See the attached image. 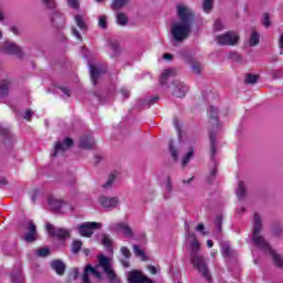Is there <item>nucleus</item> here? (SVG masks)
I'll return each mask as SVG.
<instances>
[{"mask_svg":"<svg viewBox=\"0 0 283 283\" xmlns=\"http://www.w3.org/2000/svg\"><path fill=\"white\" fill-rule=\"evenodd\" d=\"M177 17L179 21L172 25L171 34L174 41L180 43V41H185L191 34V29L196 21V13L191 8L179 4L177 6Z\"/></svg>","mask_w":283,"mask_h":283,"instance_id":"obj_1","label":"nucleus"},{"mask_svg":"<svg viewBox=\"0 0 283 283\" xmlns=\"http://www.w3.org/2000/svg\"><path fill=\"white\" fill-rule=\"evenodd\" d=\"M97 260L98 263L95 266H92V264H87L84 268L82 283H92V281H90V275H93L94 277H96V280H103V273H101L98 269H103L109 282L120 283L118 276H116V272H114V269H112V260L103 254L97 255Z\"/></svg>","mask_w":283,"mask_h":283,"instance_id":"obj_2","label":"nucleus"},{"mask_svg":"<svg viewBox=\"0 0 283 283\" xmlns=\"http://www.w3.org/2000/svg\"><path fill=\"white\" fill-rule=\"evenodd\" d=\"M260 231H262V218H260V214L254 213V226L252 230V244L256 247V249H260L261 251H264L268 255H271L274 264L279 266V269H282L283 266V258L281 254L275 252L273 248H271V244L268 243L266 239L260 234Z\"/></svg>","mask_w":283,"mask_h":283,"instance_id":"obj_3","label":"nucleus"},{"mask_svg":"<svg viewBox=\"0 0 283 283\" xmlns=\"http://www.w3.org/2000/svg\"><path fill=\"white\" fill-rule=\"evenodd\" d=\"M189 238L192 239V242L190 243L191 254H190V262L197 271L209 282L211 280V273H209V266H207V261H205V256L202 254L198 253L200 251V242H198V239L196 238V234H188Z\"/></svg>","mask_w":283,"mask_h":283,"instance_id":"obj_4","label":"nucleus"},{"mask_svg":"<svg viewBox=\"0 0 283 283\" xmlns=\"http://www.w3.org/2000/svg\"><path fill=\"white\" fill-rule=\"evenodd\" d=\"M208 114L210 116V123L212 125V129L209 130L210 136V154L211 160L216 158L217 149H216V134L220 129V120L218 119V108L214 106H210L208 109Z\"/></svg>","mask_w":283,"mask_h":283,"instance_id":"obj_5","label":"nucleus"},{"mask_svg":"<svg viewBox=\"0 0 283 283\" xmlns=\"http://www.w3.org/2000/svg\"><path fill=\"white\" fill-rule=\"evenodd\" d=\"M216 41L218 43V45H238L239 41H240V35H238V33L233 32V31H228L223 34H219L216 38Z\"/></svg>","mask_w":283,"mask_h":283,"instance_id":"obj_6","label":"nucleus"},{"mask_svg":"<svg viewBox=\"0 0 283 283\" xmlns=\"http://www.w3.org/2000/svg\"><path fill=\"white\" fill-rule=\"evenodd\" d=\"M103 223L99 222H84L77 226V231L82 238H92L94 235V231L102 229Z\"/></svg>","mask_w":283,"mask_h":283,"instance_id":"obj_7","label":"nucleus"},{"mask_svg":"<svg viewBox=\"0 0 283 283\" xmlns=\"http://www.w3.org/2000/svg\"><path fill=\"white\" fill-rule=\"evenodd\" d=\"M49 207L53 209V211H60L61 213H67L69 211H74V208L70 206V203L65 201H61L59 199L50 198Z\"/></svg>","mask_w":283,"mask_h":283,"instance_id":"obj_8","label":"nucleus"},{"mask_svg":"<svg viewBox=\"0 0 283 283\" xmlns=\"http://www.w3.org/2000/svg\"><path fill=\"white\" fill-rule=\"evenodd\" d=\"M46 231L52 238H57V240H65L70 238V230L64 228H56L52 223H46Z\"/></svg>","mask_w":283,"mask_h":283,"instance_id":"obj_9","label":"nucleus"},{"mask_svg":"<svg viewBox=\"0 0 283 283\" xmlns=\"http://www.w3.org/2000/svg\"><path fill=\"white\" fill-rule=\"evenodd\" d=\"M172 85H174V91H172L174 96H176L177 98H185L187 96V92H189V87H187L185 83L178 80H175L172 82Z\"/></svg>","mask_w":283,"mask_h":283,"instance_id":"obj_10","label":"nucleus"},{"mask_svg":"<svg viewBox=\"0 0 283 283\" xmlns=\"http://www.w3.org/2000/svg\"><path fill=\"white\" fill-rule=\"evenodd\" d=\"M74 145V140L72 138H65L63 142H57L54 147L53 157L59 156V154H65V149L72 147Z\"/></svg>","mask_w":283,"mask_h":283,"instance_id":"obj_11","label":"nucleus"},{"mask_svg":"<svg viewBox=\"0 0 283 283\" xmlns=\"http://www.w3.org/2000/svg\"><path fill=\"white\" fill-rule=\"evenodd\" d=\"M99 205L104 209H116L118 207V199L116 197L102 196L99 198Z\"/></svg>","mask_w":283,"mask_h":283,"instance_id":"obj_12","label":"nucleus"},{"mask_svg":"<svg viewBox=\"0 0 283 283\" xmlns=\"http://www.w3.org/2000/svg\"><path fill=\"white\" fill-rule=\"evenodd\" d=\"M114 231L122 233L126 238H134V231L126 223H115L113 224Z\"/></svg>","mask_w":283,"mask_h":283,"instance_id":"obj_13","label":"nucleus"},{"mask_svg":"<svg viewBox=\"0 0 283 283\" xmlns=\"http://www.w3.org/2000/svg\"><path fill=\"white\" fill-rule=\"evenodd\" d=\"M90 67V72H91V80L93 85H96L98 77L101 76V74H103V72H105V69H101L97 67L95 65H93L92 63L88 64Z\"/></svg>","mask_w":283,"mask_h":283,"instance_id":"obj_14","label":"nucleus"},{"mask_svg":"<svg viewBox=\"0 0 283 283\" xmlns=\"http://www.w3.org/2000/svg\"><path fill=\"white\" fill-rule=\"evenodd\" d=\"M25 242H35L36 240V226L34 222L29 221V232L24 235Z\"/></svg>","mask_w":283,"mask_h":283,"instance_id":"obj_15","label":"nucleus"},{"mask_svg":"<svg viewBox=\"0 0 283 283\" xmlns=\"http://www.w3.org/2000/svg\"><path fill=\"white\" fill-rule=\"evenodd\" d=\"M51 269L55 271L59 275H64L65 274V263L61 260H54L51 262Z\"/></svg>","mask_w":283,"mask_h":283,"instance_id":"obj_16","label":"nucleus"},{"mask_svg":"<svg viewBox=\"0 0 283 283\" xmlns=\"http://www.w3.org/2000/svg\"><path fill=\"white\" fill-rule=\"evenodd\" d=\"M174 76H176V70L174 69L164 70L159 80L160 85H167V81H169V78H174Z\"/></svg>","mask_w":283,"mask_h":283,"instance_id":"obj_17","label":"nucleus"},{"mask_svg":"<svg viewBox=\"0 0 283 283\" xmlns=\"http://www.w3.org/2000/svg\"><path fill=\"white\" fill-rule=\"evenodd\" d=\"M51 21L53 25H55L56 28H63V25H65V18L59 11L54 12L53 17L51 18Z\"/></svg>","mask_w":283,"mask_h":283,"instance_id":"obj_18","label":"nucleus"},{"mask_svg":"<svg viewBox=\"0 0 283 283\" xmlns=\"http://www.w3.org/2000/svg\"><path fill=\"white\" fill-rule=\"evenodd\" d=\"M0 136L3 137L4 145L8 143H14V136L10 133V129L0 126Z\"/></svg>","mask_w":283,"mask_h":283,"instance_id":"obj_19","label":"nucleus"},{"mask_svg":"<svg viewBox=\"0 0 283 283\" xmlns=\"http://www.w3.org/2000/svg\"><path fill=\"white\" fill-rule=\"evenodd\" d=\"M80 147L81 149H94V139L92 137H81Z\"/></svg>","mask_w":283,"mask_h":283,"instance_id":"obj_20","label":"nucleus"},{"mask_svg":"<svg viewBox=\"0 0 283 283\" xmlns=\"http://www.w3.org/2000/svg\"><path fill=\"white\" fill-rule=\"evenodd\" d=\"M4 51L7 54H17L18 56H21V48L15 43H7L4 45Z\"/></svg>","mask_w":283,"mask_h":283,"instance_id":"obj_21","label":"nucleus"},{"mask_svg":"<svg viewBox=\"0 0 283 283\" xmlns=\"http://www.w3.org/2000/svg\"><path fill=\"white\" fill-rule=\"evenodd\" d=\"M143 277V273H140L139 271H132L128 273V281L130 283H142Z\"/></svg>","mask_w":283,"mask_h":283,"instance_id":"obj_22","label":"nucleus"},{"mask_svg":"<svg viewBox=\"0 0 283 283\" xmlns=\"http://www.w3.org/2000/svg\"><path fill=\"white\" fill-rule=\"evenodd\" d=\"M11 282L12 283L23 282V273L21 272V268H19L17 272L11 273Z\"/></svg>","mask_w":283,"mask_h":283,"instance_id":"obj_23","label":"nucleus"},{"mask_svg":"<svg viewBox=\"0 0 283 283\" xmlns=\"http://www.w3.org/2000/svg\"><path fill=\"white\" fill-rule=\"evenodd\" d=\"M102 244H103V247H105V249H107V251H112V249H113L112 237H109L108 234H103Z\"/></svg>","mask_w":283,"mask_h":283,"instance_id":"obj_24","label":"nucleus"},{"mask_svg":"<svg viewBox=\"0 0 283 283\" xmlns=\"http://www.w3.org/2000/svg\"><path fill=\"white\" fill-rule=\"evenodd\" d=\"M259 78H260V75L248 73L245 75L244 83H247V85H253L258 83Z\"/></svg>","mask_w":283,"mask_h":283,"instance_id":"obj_25","label":"nucleus"},{"mask_svg":"<svg viewBox=\"0 0 283 283\" xmlns=\"http://www.w3.org/2000/svg\"><path fill=\"white\" fill-rule=\"evenodd\" d=\"M258 43H260V34L258 33V31L252 30V33L250 36V46L255 48V45H258Z\"/></svg>","mask_w":283,"mask_h":283,"instance_id":"obj_26","label":"nucleus"},{"mask_svg":"<svg viewBox=\"0 0 283 283\" xmlns=\"http://www.w3.org/2000/svg\"><path fill=\"white\" fill-rule=\"evenodd\" d=\"M129 3V0H113L112 8L113 10H120V8H125Z\"/></svg>","mask_w":283,"mask_h":283,"instance_id":"obj_27","label":"nucleus"},{"mask_svg":"<svg viewBox=\"0 0 283 283\" xmlns=\"http://www.w3.org/2000/svg\"><path fill=\"white\" fill-rule=\"evenodd\" d=\"M109 49L112 51L111 56L112 59L116 57L118 54H120V48L118 46V42H111Z\"/></svg>","mask_w":283,"mask_h":283,"instance_id":"obj_28","label":"nucleus"},{"mask_svg":"<svg viewBox=\"0 0 283 283\" xmlns=\"http://www.w3.org/2000/svg\"><path fill=\"white\" fill-rule=\"evenodd\" d=\"M247 193V187H244V182L240 181L238 189H237V196L239 198V200H242V198H244Z\"/></svg>","mask_w":283,"mask_h":283,"instance_id":"obj_29","label":"nucleus"},{"mask_svg":"<svg viewBox=\"0 0 283 283\" xmlns=\"http://www.w3.org/2000/svg\"><path fill=\"white\" fill-rule=\"evenodd\" d=\"M75 23L80 30H87V24L85 23L83 15H75Z\"/></svg>","mask_w":283,"mask_h":283,"instance_id":"obj_30","label":"nucleus"},{"mask_svg":"<svg viewBox=\"0 0 283 283\" xmlns=\"http://www.w3.org/2000/svg\"><path fill=\"white\" fill-rule=\"evenodd\" d=\"M9 90H10V86L8 85V82H2L0 85L1 98H6V95L8 94Z\"/></svg>","mask_w":283,"mask_h":283,"instance_id":"obj_31","label":"nucleus"},{"mask_svg":"<svg viewBox=\"0 0 283 283\" xmlns=\"http://www.w3.org/2000/svg\"><path fill=\"white\" fill-rule=\"evenodd\" d=\"M83 247V241L81 240H75L73 241V244H72V253H78L81 251Z\"/></svg>","mask_w":283,"mask_h":283,"instance_id":"obj_32","label":"nucleus"},{"mask_svg":"<svg viewBox=\"0 0 283 283\" xmlns=\"http://www.w3.org/2000/svg\"><path fill=\"white\" fill-rule=\"evenodd\" d=\"M191 158H193V148L190 147L188 154L182 158V167L188 165Z\"/></svg>","mask_w":283,"mask_h":283,"instance_id":"obj_33","label":"nucleus"},{"mask_svg":"<svg viewBox=\"0 0 283 283\" xmlns=\"http://www.w3.org/2000/svg\"><path fill=\"white\" fill-rule=\"evenodd\" d=\"M213 8V0H203V12L209 14Z\"/></svg>","mask_w":283,"mask_h":283,"instance_id":"obj_34","label":"nucleus"},{"mask_svg":"<svg viewBox=\"0 0 283 283\" xmlns=\"http://www.w3.org/2000/svg\"><path fill=\"white\" fill-rule=\"evenodd\" d=\"M35 251L39 258H48V255H50V248H40Z\"/></svg>","mask_w":283,"mask_h":283,"instance_id":"obj_35","label":"nucleus"},{"mask_svg":"<svg viewBox=\"0 0 283 283\" xmlns=\"http://www.w3.org/2000/svg\"><path fill=\"white\" fill-rule=\"evenodd\" d=\"M118 25H127V15L125 13H117Z\"/></svg>","mask_w":283,"mask_h":283,"instance_id":"obj_36","label":"nucleus"},{"mask_svg":"<svg viewBox=\"0 0 283 283\" xmlns=\"http://www.w3.org/2000/svg\"><path fill=\"white\" fill-rule=\"evenodd\" d=\"M133 251L137 258H142V260H145V252L140 250V247L134 245Z\"/></svg>","mask_w":283,"mask_h":283,"instance_id":"obj_37","label":"nucleus"},{"mask_svg":"<svg viewBox=\"0 0 283 283\" xmlns=\"http://www.w3.org/2000/svg\"><path fill=\"white\" fill-rule=\"evenodd\" d=\"M114 180H116V175H109L108 180L103 185L104 189H109V187L114 185Z\"/></svg>","mask_w":283,"mask_h":283,"instance_id":"obj_38","label":"nucleus"},{"mask_svg":"<svg viewBox=\"0 0 283 283\" xmlns=\"http://www.w3.org/2000/svg\"><path fill=\"white\" fill-rule=\"evenodd\" d=\"M98 27L102 28V30L107 29V17L101 15L98 19Z\"/></svg>","mask_w":283,"mask_h":283,"instance_id":"obj_39","label":"nucleus"},{"mask_svg":"<svg viewBox=\"0 0 283 283\" xmlns=\"http://www.w3.org/2000/svg\"><path fill=\"white\" fill-rule=\"evenodd\" d=\"M169 151L174 158V160H178V150H176V148H174V142L170 140L169 143Z\"/></svg>","mask_w":283,"mask_h":283,"instance_id":"obj_40","label":"nucleus"},{"mask_svg":"<svg viewBox=\"0 0 283 283\" xmlns=\"http://www.w3.org/2000/svg\"><path fill=\"white\" fill-rule=\"evenodd\" d=\"M222 255L226 258H231V247H229V244L222 245Z\"/></svg>","mask_w":283,"mask_h":283,"instance_id":"obj_41","label":"nucleus"},{"mask_svg":"<svg viewBox=\"0 0 283 283\" xmlns=\"http://www.w3.org/2000/svg\"><path fill=\"white\" fill-rule=\"evenodd\" d=\"M120 253L126 260H129L132 258V252L127 249V247H122Z\"/></svg>","mask_w":283,"mask_h":283,"instance_id":"obj_42","label":"nucleus"},{"mask_svg":"<svg viewBox=\"0 0 283 283\" xmlns=\"http://www.w3.org/2000/svg\"><path fill=\"white\" fill-rule=\"evenodd\" d=\"M169 193H171V180L168 179L166 184V192L164 193V198L169 199Z\"/></svg>","mask_w":283,"mask_h":283,"instance_id":"obj_43","label":"nucleus"},{"mask_svg":"<svg viewBox=\"0 0 283 283\" xmlns=\"http://www.w3.org/2000/svg\"><path fill=\"white\" fill-rule=\"evenodd\" d=\"M191 70L195 74H200V72H202V66L200 63H192Z\"/></svg>","mask_w":283,"mask_h":283,"instance_id":"obj_44","label":"nucleus"},{"mask_svg":"<svg viewBox=\"0 0 283 283\" xmlns=\"http://www.w3.org/2000/svg\"><path fill=\"white\" fill-rule=\"evenodd\" d=\"M263 21H262V25H264V28H270L271 27V19L269 13H264L263 15Z\"/></svg>","mask_w":283,"mask_h":283,"instance_id":"obj_45","label":"nucleus"},{"mask_svg":"<svg viewBox=\"0 0 283 283\" xmlns=\"http://www.w3.org/2000/svg\"><path fill=\"white\" fill-rule=\"evenodd\" d=\"M44 6H46V8H51L54 9L56 8V2L54 0H42Z\"/></svg>","mask_w":283,"mask_h":283,"instance_id":"obj_46","label":"nucleus"},{"mask_svg":"<svg viewBox=\"0 0 283 283\" xmlns=\"http://www.w3.org/2000/svg\"><path fill=\"white\" fill-rule=\"evenodd\" d=\"M32 116H34V112H32L31 109L25 111L23 118L25 120H32Z\"/></svg>","mask_w":283,"mask_h":283,"instance_id":"obj_47","label":"nucleus"},{"mask_svg":"<svg viewBox=\"0 0 283 283\" xmlns=\"http://www.w3.org/2000/svg\"><path fill=\"white\" fill-rule=\"evenodd\" d=\"M214 30H224V25L222 24V21L221 20H216L214 22Z\"/></svg>","mask_w":283,"mask_h":283,"instance_id":"obj_48","label":"nucleus"},{"mask_svg":"<svg viewBox=\"0 0 283 283\" xmlns=\"http://www.w3.org/2000/svg\"><path fill=\"white\" fill-rule=\"evenodd\" d=\"M72 34L77 39V41H83V38L81 36V33L78 32V30H76V28H72Z\"/></svg>","mask_w":283,"mask_h":283,"instance_id":"obj_49","label":"nucleus"},{"mask_svg":"<svg viewBox=\"0 0 283 283\" xmlns=\"http://www.w3.org/2000/svg\"><path fill=\"white\" fill-rule=\"evenodd\" d=\"M67 4L70 6V8H73L74 10H77L78 8V1L76 0H67Z\"/></svg>","mask_w":283,"mask_h":283,"instance_id":"obj_50","label":"nucleus"},{"mask_svg":"<svg viewBox=\"0 0 283 283\" xmlns=\"http://www.w3.org/2000/svg\"><path fill=\"white\" fill-rule=\"evenodd\" d=\"M216 224H217L218 231H220L222 229V216H217Z\"/></svg>","mask_w":283,"mask_h":283,"instance_id":"obj_51","label":"nucleus"},{"mask_svg":"<svg viewBox=\"0 0 283 283\" xmlns=\"http://www.w3.org/2000/svg\"><path fill=\"white\" fill-rule=\"evenodd\" d=\"M60 90H61V92L64 93V96H65L66 98H70V96H71V94H70V88H67V87H61Z\"/></svg>","mask_w":283,"mask_h":283,"instance_id":"obj_52","label":"nucleus"},{"mask_svg":"<svg viewBox=\"0 0 283 283\" xmlns=\"http://www.w3.org/2000/svg\"><path fill=\"white\" fill-rule=\"evenodd\" d=\"M148 271L151 273V275H156V273H158V269L154 265H148Z\"/></svg>","mask_w":283,"mask_h":283,"instance_id":"obj_53","label":"nucleus"},{"mask_svg":"<svg viewBox=\"0 0 283 283\" xmlns=\"http://www.w3.org/2000/svg\"><path fill=\"white\" fill-rule=\"evenodd\" d=\"M230 59H232V61H240V55L237 52H233L230 54Z\"/></svg>","mask_w":283,"mask_h":283,"instance_id":"obj_54","label":"nucleus"},{"mask_svg":"<svg viewBox=\"0 0 283 283\" xmlns=\"http://www.w3.org/2000/svg\"><path fill=\"white\" fill-rule=\"evenodd\" d=\"M120 94L122 96H124V98H127L129 96V90L127 88H122L120 90Z\"/></svg>","mask_w":283,"mask_h":283,"instance_id":"obj_55","label":"nucleus"},{"mask_svg":"<svg viewBox=\"0 0 283 283\" xmlns=\"http://www.w3.org/2000/svg\"><path fill=\"white\" fill-rule=\"evenodd\" d=\"M78 275H81V272L78 271V268H75V269L73 270V279H74V280H77Z\"/></svg>","mask_w":283,"mask_h":283,"instance_id":"obj_56","label":"nucleus"},{"mask_svg":"<svg viewBox=\"0 0 283 283\" xmlns=\"http://www.w3.org/2000/svg\"><path fill=\"white\" fill-rule=\"evenodd\" d=\"M163 59H165L166 61H171V59H174V55H171L170 53H166L163 55Z\"/></svg>","mask_w":283,"mask_h":283,"instance_id":"obj_57","label":"nucleus"},{"mask_svg":"<svg viewBox=\"0 0 283 283\" xmlns=\"http://www.w3.org/2000/svg\"><path fill=\"white\" fill-rule=\"evenodd\" d=\"M142 283H154V281H151V279H149L147 276H143Z\"/></svg>","mask_w":283,"mask_h":283,"instance_id":"obj_58","label":"nucleus"},{"mask_svg":"<svg viewBox=\"0 0 283 283\" xmlns=\"http://www.w3.org/2000/svg\"><path fill=\"white\" fill-rule=\"evenodd\" d=\"M279 48H280V50H283V34H281V36H280Z\"/></svg>","mask_w":283,"mask_h":283,"instance_id":"obj_59","label":"nucleus"},{"mask_svg":"<svg viewBox=\"0 0 283 283\" xmlns=\"http://www.w3.org/2000/svg\"><path fill=\"white\" fill-rule=\"evenodd\" d=\"M0 185L4 187V185H8V180L3 177H0Z\"/></svg>","mask_w":283,"mask_h":283,"instance_id":"obj_60","label":"nucleus"},{"mask_svg":"<svg viewBox=\"0 0 283 283\" xmlns=\"http://www.w3.org/2000/svg\"><path fill=\"white\" fill-rule=\"evenodd\" d=\"M10 32H12L13 34H19V29L17 27H11Z\"/></svg>","mask_w":283,"mask_h":283,"instance_id":"obj_61","label":"nucleus"},{"mask_svg":"<svg viewBox=\"0 0 283 283\" xmlns=\"http://www.w3.org/2000/svg\"><path fill=\"white\" fill-rule=\"evenodd\" d=\"M122 264H123V266H124L125 269H128V266H129V261H127V260H122Z\"/></svg>","mask_w":283,"mask_h":283,"instance_id":"obj_62","label":"nucleus"},{"mask_svg":"<svg viewBox=\"0 0 283 283\" xmlns=\"http://www.w3.org/2000/svg\"><path fill=\"white\" fill-rule=\"evenodd\" d=\"M175 127H176V129H177V132H178V136H180V125H178V120H175Z\"/></svg>","mask_w":283,"mask_h":283,"instance_id":"obj_63","label":"nucleus"},{"mask_svg":"<svg viewBox=\"0 0 283 283\" xmlns=\"http://www.w3.org/2000/svg\"><path fill=\"white\" fill-rule=\"evenodd\" d=\"M197 231H205V224H202V223L198 224Z\"/></svg>","mask_w":283,"mask_h":283,"instance_id":"obj_64","label":"nucleus"}]
</instances>
